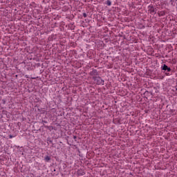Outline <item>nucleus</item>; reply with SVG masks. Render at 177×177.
<instances>
[{"mask_svg":"<svg viewBox=\"0 0 177 177\" xmlns=\"http://www.w3.org/2000/svg\"><path fill=\"white\" fill-rule=\"evenodd\" d=\"M151 12H154V8H153V7L151 8Z\"/></svg>","mask_w":177,"mask_h":177,"instance_id":"obj_9","label":"nucleus"},{"mask_svg":"<svg viewBox=\"0 0 177 177\" xmlns=\"http://www.w3.org/2000/svg\"><path fill=\"white\" fill-rule=\"evenodd\" d=\"M73 139H74L75 140H77V137H76V136H73Z\"/></svg>","mask_w":177,"mask_h":177,"instance_id":"obj_10","label":"nucleus"},{"mask_svg":"<svg viewBox=\"0 0 177 177\" xmlns=\"http://www.w3.org/2000/svg\"><path fill=\"white\" fill-rule=\"evenodd\" d=\"M161 68L164 71H167V69L168 68V66H167L166 64H163V66H162Z\"/></svg>","mask_w":177,"mask_h":177,"instance_id":"obj_3","label":"nucleus"},{"mask_svg":"<svg viewBox=\"0 0 177 177\" xmlns=\"http://www.w3.org/2000/svg\"><path fill=\"white\" fill-rule=\"evenodd\" d=\"M89 75H91L92 80L93 78H96V77H98L99 73L97 72V70L96 69H93L90 73Z\"/></svg>","mask_w":177,"mask_h":177,"instance_id":"obj_2","label":"nucleus"},{"mask_svg":"<svg viewBox=\"0 0 177 177\" xmlns=\"http://www.w3.org/2000/svg\"><path fill=\"white\" fill-rule=\"evenodd\" d=\"M165 15V12L162 11L159 13V16H164Z\"/></svg>","mask_w":177,"mask_h":177,"instance_id":"obj_6","label":"nucleus"},{"mask_svg":"<svg viewBox=\"0 0 177 177\" xmlns=\"http://www.w3.org/2000/svg\"><path fill=\"white\" fill-rule=\"evenodd\" d=\"M82 175H85V173H83Z\"/></svg>","mask_w":177,"mask_h":177,"instance_id":"obj_12","label":"nucleus"},{"mask_svg":"<svg viewBox=\"0 0 177 177\" xmlns=\"http://www.w3.org/2000/svg\"><path fill=\"white\" fill-rule=\"evenodd\" d=\"M106 5H107L108 6H111V1L107 0V1H106Z\"/></svg>","mask_w":177,"mask_h":177,"instance_id":"obj_5","label":"nucleus"},{"mask_svg":"<svg viewBox=\"0 0 177 177\" xmlns=\"http://www.w3.org/2000/svg\"><path fill=\"white\" fill-rule=\"evenodd\" d=\"M94 83L96 84V85H104V80L100 77V76H97L95 77H93Z\"/></svg>","mask_w":177,"mask_h":177,"instance_id":"obj_1","label":"nucleus"},{"mask_svg":"<svg viewBox=\"0 0 177 177\" xmlns=\"http://www.w3.org/2000/svg\"><path fill=\"white\" fill-rule=\"evenodd\" d=\"M44 160L48 162V161H50V157L49 156H47L44 158Z\"/></svg>","mask_w":177,"mask_h":177,"instance_id":"obj_4","label":"nucleus"},{"mask_svg":"<svg viewBox=\"0 0 177 177\" xmlns=\"http://www.w3.org/2000/svg\"><path fill=\"white\" fill-rule=\"evenodd\" d=\"M87 16H88V15H86V13H85V12L83 13V17L86 18Z\"/></svg>","mask_w":177,"mask_h":177,"instance_id":"obj_8","label":"nucleus"},{"mask_svg":"<svg viewBox=\"0 0 177 177\" xmlns=\"http://www.w3.org/2000/svg\"><path fill=\"white\" fill-rule=\"evenodd\" d=\"M166 71H168V73H169L171 71V68L167 67V68L166 69Z\"/></svg>","mask_w":177,"mask_h":177,"instance_id":"obj_7","label":"nucleus"},{"mask_svg":"<svg viewBox=\"0 0 177 177\" xmlns=\"http://www.w3.org/2000/svg\"><path fill=\"white\" fill-rule=\"evenodd\" d=\"M12 138H15V136H10V139H12Z\"/></svg>","mask_w":177,"mask_h":177,"instance_id":"obj_11","label":"nucleus"}]
</instances>
